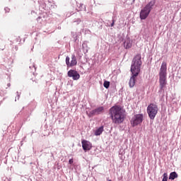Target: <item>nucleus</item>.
Segmentation results:
<instances>
[{"label":"nucleus","mask_w":181,"mask_h":181,"mask_svg":"<svg viewBox=\"0 0 181 181\" xmlns=\"http://www.w3.org/2000/svg\"><path fill=\"white\" fill-rule=\"evenodd\" d=\"M141 66H142V61L141 60V54L136 55L131 65L132 76L129 81V86L130 88H133L135 86V81H136V77L141 71Z\"/></svg>","instance_id":"f257e3e1"},{"label":"nucleus","mask_w":181,"mask_h":181,"mask_svg":"<svg viewBox=\"0 0 181 181\" xmlns=\"http://www.w3.org/2000/svg\"><path fill=\"white\" fill-rule=\"evenodd\" d=\"M110 114L113 124L119 125L125 120V112L119 106H113L110 109Z\"/></svg>","instance_id":"f03ea898"},{"label":"nucleus","mask_w":181,"mask_h":181,"mask_svg":"<svg viewBox=\"0 0 181 181\" xmlns=\"http://www.w3.org/2000/svg\"><path fill=\"white\" fill-rule=\"evenodd\" d=\"M168 66L165 62H163L159 72V83L160 90H164L168 84Z\"/></svg>","instance_id":"7ed1b4c3"},{"label":"nucleus","mask_w":181,"mask_h":181,"mask_svg":"<svg viewBox=\"0 0 181 181\" xmlns=\"http://www.w3.org/2000/svg\"><path fill=\"white\" fill-rule=\"evenodd\" d=\"M154 5L155 0H153L147 4L143 9H141L140 12V19H141V21L146 19L148 16H149V13H151V11H152Z\"/></svg>","instance_id":"20e7f679"},{"label":"nucleus","mask_w":181,"mask_h":181,"mask_svg":"<svg viewBox=\"0 0 181 181\" xmlns=\"http://www.w3.org/2000/svg\"><path fill=\"white\" fill-rule=\"evenodd\" d=\"M158 105L153 103H151L147 107V114L150 118V119H155V117H156V114H158Z\"/></svg>","instance_id":"39448f33"},{"label":"nucleus","mask_w":181,"mask_h":181,"mask_svg":"<svg viewBox=\"0 0 181 181\" xmlns=\"http://www.w3.org/2000/svg\"><path fill=\"white\" fill-rule=\"evenodd\" d=\"M142 121H144V115L142 114H137L134 115L131 120L130 123L132 127H136L137 125H139V124H142Z\"/></svg>","instance_id":"423d86ee"},{"label":"nucleus","mask_w":181,"mask_h":181,"mask_svg":"<svg viewBox=\"0 0 181 181\" xmlns=\"http://www.w3.org/2000/svg\"><path fill=\"white\" fill-rule=\"evenodd\" d=\"M104 112V107L100 106L99 107H97L96 109H94L89 112H87V115L88 117H94V115H100V114H103Z\"/></svg>","instance_id":"0eeeda50"},{"label":"nucleus","mask_w":181,"mask_h":181,"mask_svg":"<svg viewBox=\"0 0 181 181\" xmlns=\"http://www.w3.org/2000/svg\"><path fill=\"white\" fill-rule=\"evenodd\" d=\"M68 77H72L73 80L77 81L80 78V74L74 69H71L67 73Z\"/></svg>","instance_id":"6e6552de"},{"label":"nucleus","mask_w":181,"mask_h":181,"mask_svg":"<svg viewBox=\"0 0 181 181\" xmlns=\"http://www.w3.org/2000/svg\"><path fill=\"white\" fill-rule=\"evenodd\" d=\"M82 144V148L83 149V151H90V149H91L92 146H91V143L87 140H83L81 141Z\"/></svg>","instance_id":"1a4fd4ad"},{"label":"nucleus","mask_w":181,"mask_h":181,"mask_svg":"<svg viewBox=\"0 0 181 181\" xmlns=\"http://www.w3.org/2000/svg\"><path fill=\"white\" fill-rule=\"evenodd\" d=\"M37 21L38 23H40L41 25H45L46 22H47V16L45 15H40L37 18Z\"/></svg>","instance_id":"9d476101"},{"label":"nucleus","mask_w":181,"mask_h":181,"mask_svg":"<svg viewBox=\"0 0 181 181\" xmlns=\"http://www.w3.org/2000/svg\"><path fill=\"white\" fill-rule=\"evenodd\" d=\"M124 46L125 49H131V47H132V42H131V40L129 38L126 39L124 42Z\"/></svg>","instance_id":"9b49d317"},{"label":"nucleus","mask_w":181,"mask_h":181,"mask_svg":"<svg viewBox=\"0 0 181 181\" xmlns=\"http://www.w3.org/2000/svg\"><path fill=\"white\" fill-rule=\"evenodd\" d=\"M74 66H77V58L75 54L71 55V60L69 67H74Z\"/></svg>","instance_id":"f8f14e48"},{"label":"nucleus","mask_w":181,"mask_h":181,"mask_svg":"<svg viewBox=\"0 0 181 181\" xmlns=\"http://www.w3.org/2000/svg\"><path fill=\"white\" fill-rule=\"evenodd\" d=\"M103 132H104V126H101L99 128H98L95 131V136H98L100 135H101V134H103Z\"/></svg>","instance_id":"ddd939ff"},{"label":"nucleus","mask_w":181,"mask_h":181,"mask_svg":"<svg viewBox=\"0 0 181 181\" xmlns=\"http://www.w3.org/2000/svg\"><path fill=\"white\" fill-rule=\"evenodd\" d=\"M177 173L176 172H172L170 173V175H169V179L170 180H175V179L177 178Z\"/></svg>","instance_id":"4468645a"},{"label":"nucleus","mask_w":181,"mask_h":181,"mask_svg":"<svg viewBox=\"0 0 181 181\" xmlns=\"http://www.w3.org/2000/svg\"><path fill=\"white\" fill-rule=\"evenodd\" d=\"M73 23L75 25H80L81 23V19L80 18H76L73 20Z\"/></svg>","instance_id":"2eb2a0df"},{"label":"nucleus","mask_w":181,"mask_h":181,"mask_svg":"<svg viewBox=\"0 0 181 181\" xmlns=\"http://www.w3.org/2000/svg\"><path fill=\"white\" fill-rule=\"evenodd\" d=\"M82 47L83 49V53H88V48H87V44L86 43H83L82 45Z\"/></svg>","instance_id":"dca6fc26"},{"label":"nucleus","mask_w":181,"mask_h":181,"mask_svg":"<svg viewBox=\"0 0 181 181\" xmlns=\"http://www.w3.org/2000/svg\"><path fill=\"white\" fill-rule=\"evenodd\" d=\"M103 87H105V88H110V81H105L103 83Z\"/></svg>","instance_id":"f3484780"},{"label":"nucleus","mask_w":181,"mask_h":181,"mask_svg":"<svg viewBox=\"0 0 181 181\" xmlns=\"http://www.w3.org/2000/svg\"><path fill=\"white\" fill-rule=\"evenodd\" d=\"M70 57H66V64L67 66V67H70Z\"/></svg>","instance_id":"a211bd4d"},{"label":"nucleus","mask_w":181,"mask_h":181,"mask_svg":"<svg viewBox=\"0 0 181 181\" xmlns=\"http://www.w3.org/2000/svg\"><path fill=\"white\" fill-rule=\"evenodd\" d=\"M79 11H83V9H86V6L83 4H78Z\"/></svg>","instance_id":"6ab92c4d"},{"label":"nucleus","mask_w":181,"mask_h":181,"mask_svg":"<svg viewBox=\"0 0 181 181\" xmlns=\"http://www.w3.org/2000/svg\"><path fill=\"white\" fill-rule=\"evenodd\" d=\"M162 181H168V173H165L163 175V180Z\"/></svg>","instance_id":"aec40b11"},{"label":"nucleus","mask_w":181,"mask_h":181,"mask_svg":"<svg viewBox=\"0 0 181 181\" xmlns=\"http://www.w3.org/2000/svg\"><path fill=\"white\" fill-rule=\"evenodd\" d=\"M74 162V160H73V158H70L69 160V165H72V163Z\"/></svg>","instance_id":"412c9836"},{"label":"nucleus","mask_w":181,"mask_h":181,"mask_svg":"<svg viewBox=\"0 0 181 181\" xmlns=\"http://www.w3.org/2000/svg\"><path fill=\"white\" fill-rule=\"evenodd\" d=\"M4 11H5L6 13H8L11 11V9L9 8H8V7H6L4 8Z\"/></svg>","instance_id":"4be33fe9"},{"label":"nucleus","mask_w":181,"mask_h":181,"mask_svg":"<svg viewBox=\"0 0 181 181\" xmlns=\"http://www.w3.org/2000/svg\"><path fill=\"white\" fill-rule=\"evenodd\" d=\"M17 94V100H19V98H21V93H19V92H16Z\"/></svg>","instance_id":"5701e85b"},{"label":"nucleus","mask_w":181,"mask_h":181,"mask_svg":"<svg viewBox=\"0 0 181 181\" xmlns=\"http://www.w3.org/2000/svg\"><path fill=\"white\" fill-rule=\"evenodd\" d=\"M114 23H115V20H112V22L110 24L111 28H112V26H114Z\"/></svg>","instance_id":"b1692460"},{"label":"nucleus","mask_w":181,"mask_h":181,"mask_svg":"<svg viewBox=\"0 0 181 181\" xmlns=\"http://www.w3.org/2000/svg\"><path fill=\"white\" fill-rule=\"evenodd\" d=\"M7 87H11V84H10V83H8V84H7Z\"/></svg>","instance_id":"393cba45"},{"label":"nucleus","mask_w":181,"mask_h":181,"mask_svg":"<svg viewBox=\"0 0 181 181\" xmlns=\"http://www.w3.org/2000/svg\"><path fill=\"white\" fill-rule=\"evenodd\" d=\"M33 67H34L35 70H36V67H35V65H33Z\"/></svg>","instance_id":"a878e982"},{"label":"nucleus","mask_w":181,"mask_h":181,"mask_svg":"<svg viewBox=\"0 0 181 181\" xmlns=\"http://www.w3.org/2000/svg\"><path fill=\"white\" fill-rule=\"evenodd\" d=\"M107 181H112V180H108Z\"/></svg>","instance_id":"bb28decb"}]
</instances>
